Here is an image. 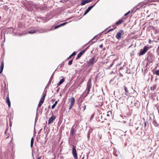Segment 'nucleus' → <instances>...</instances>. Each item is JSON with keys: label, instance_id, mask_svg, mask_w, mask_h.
<instances>
[{"label": "nucleus", "instance_id": "bb28decb", "mask_svg": "<svg viewBox=\"0 0 159 159\" xmlns=\"http://www.w3.org/2000/svg\"><path fill=\"white\" fill-rule=\"evenodd\" d=\"M116 28V27H115L114 28H113V29H110L108 31V32H109L110 31H113V30H114L115 28Z\"/></svg>", "mask_w": 159, "mask_h": 159}, {"label": "nucleus", "instance_id": "f257e3e1", "mask_svg": "<svg viewBox=\"0 0 159 159\" xmlns=\"http://www.w3.org/2000/svg\"><path fill=\"white\" fill-rule=\"evenodd\" d=\"M92 83H91V80L90 78L89 79L87 83L86 90H87V95L89 93V91L91 87Z\"/></svg>", "mask_w": 159, "mask_h": 159}, {"label": "nucleus", "instance_id": "7c9ffc66", "mask_svg": "<svg viewBox=\"0 0 159 159\" xmlns=\"http://www.w3.org/2000/svg\"><path fill=\"white\" fill-rule=\"evenodd\" d=\"M61 26V25H57V26H56L55 27V29H57V28L60 27Z\"/></svg>", "mask_w": 159, "mask_h": 159}, {"label": "nucleus", "instance_id": "4468645a", "mask_svg": "<svg viewBox=\"0 0 159 159\" xmlns=\"http://www.w3.org/2000/svg\"><path fill=\"white\" fill-rule=\"evenodd\" d=\"M56 117L54 115L52 116L49 119L48 121V124H50L55 119Z\"/></svg>", "mask_w": 159, "mask_h": 159}, {"label": "nucleus", "instance_id": "4be33fe9", "mask_svg": "<svg viewBox=\"0 0 159 159\" xmlns=\"http://www.w3.org/2000/svg\"><path fill=\"white\" fill-rule=\"evenodd\" d=\"M156 85H154L151 87V90H153L156 89Z\"/></svg>", "mask_w": 159, "mask_h": 159}, {"label": "nucleus", "instance_id": "9d476101", "mask_svg": "<svg viewBox=\"0 0 159 159\" xmlns=\"http://www.w3.org/2000/svg\"><path fill=\"white\" fill-rule=\"evenodd\" d=\"M98 2V1L95 2L93 5L90 6V7H89L85 11L84 15H85L86 14L94 7V6H95V5H96V4Z\"/></svg>", "mask_w": 159, "mask_h": 159}, {"label": "nucleus", "instance_id": "dca6fc26", "mask_svg": "<svg viewBox=\"0 0 159 159\" xmlns=\"http://www.w3.org/2000/svg\"><path fill=\"white\" fill-rule=\"evenodd\" d=\"M124 21V20L123 19L119 20L116 23V25H119L121 24H122Z\"/></svg>", "mask_w": 159, "mask_h": 159}, {"label": "nucleus", "instance_id": "cd10ccee", "mask_svg": "<svg viewBox=\"0 0 159 159\" xmlns=\"http://www.w3.org/2000/svg\"><path fill=\"white\" fill-rule=\"evenodd\" d=\"M56 105H55V104H54L52 106V109H54Z\"/></svg>", "mask_w": 159, "mask_h": 159}, {"label": "nucleus", "instance_id": "a878e982", "mask_svg": "<svg viewBox=\"0 0 159 159\" xmlns=\"http://www.w3.org/2000/svg\"><path fill=\"white\" fill-rule=\"evenodd\" d=\"M124 87H125V92L127 93H128L129 92V91L128 89L125 86Z\"/></svg>", "mask_w": 159, "mask_h": 159}, {"label": "nucleus", "instance_id": "ea45409f", "mask_svg": "<svg viewBox=\"0 0 159 159\" xmlns=\"http://www.w3.org/2000/svg\"><path fill=\"white\" fill-rule=\"evenodd\" d=\"M107 116H109V114H108L107 115Z\"/></svg>", "mask_w": 159, "mask_h": 159}, {"label": "nucleus", "instance_id": "a211bd4d", "mask_svg": "<svg viewBox=\"0 0 159 159\" xmlns=\"http://www.w3.org/2000/svg\"><path fill=\"white\" fill-rule=\"evenodd\" d=\"M65 81V79L64 78H62L61 79V80L60 81L58 85V86L60 85H61Z\"/></svg>", "mask_w": 159, "mask_h": 159}, {"label": "nucleus", "instance_id": "c85d7f7f", "mask_svg": "<svg viewBox=\"0 0 159 159\" xmlns=\"http://www.w3.org/2000/svg\"><path fill=\"white\" fill-rule=\"evenodd\" d=\"M130 13V11H128L127 13H126L125 14V16H126L127 15H128L129 13Z\"/></svg>", "mask_w": 159, "mask_h": 159}, {"label": "nucleus", "instance_id": "393cba45", "mask_svg": "<svg viewBox=\"0 0 159 159\" xmlns=\"http://www.w3.org/2000/svg\"><path fill=\"white\" fill-rule=\"evenodd\" d=\"M72 62H73V60H71L70 61L68 62V65H71L72 64Z\"/></svg>", "mask_w": 159, "mask_h": 159}, {"label": "nucleus", "instance_id": "72a5a7b5", "mask_svg": "<svg viewBox=\"0 0 159 159\" xmlns=\"http://www.w3.org/2000/svg\"><path fill=\"white\" fill-rule=\"evenodd\" d=\"M58 103V101H56L55 102V103H54V104H55V105H57V103Z\"/></svg>", "mask_w": 159, "mask_h": 159}, {"label": "nucleus", "instance_id": "c9c22d12", "mask_svg": "<svg viewBox=\"0 0 159 159\" xmlns=\"http://www.w3.org/2000/svg\"><path fill=\"white\" fill-rule=\"evenodd\" d=\"M113 63H112L111 64V65H110V67H111L112 66V65H113Z\"/></svg>", "mask_w": 159, "mask_h": 159}, {"label": "nucleus", "instance_id": "7ed1b4c3", "mask_svg": "<svg viewBox=\"0 0 159 159\" xmlns=\"http://www.w3.org/2000/svg\"><path fill=\"white\" fill-rule=\"evenodd\" d=\"M75 147V146H73L72 151V154L75 159H78V156Z\"/></svg>", "mask_w": 159, "mask_h": 159}, {"label": "nucleus", "instance_id": "f3484780", "mask_svg": "<svg viewBox=\"0 0 159 159\" xmlns=\"http://www.w3.org/2000/svg\"><path fill=\"white\" fill-rule=\"evenodd\" d=\"M76 55V52H74L70 56H69V57H68L67 59H66V60H69L72 57V56H75V55Z\"/></svg>", "mask_w": 159, "mask_h": 159}, {"label": "nucleus", "instance_id": "6e6552de", "mask_svg": "<svg viewBox=\"0 0 159 159\" xmlns=\"http://www.w3.org/2000/svg\"><path fill=\"white\" fill-rule=\"evenodd\" d=\"M82 101L81 102V104L80 105V110H82L83 111L85 110L86 108V105L84 103H82Z\"/></svg>", "mask_w": 159, "mask_h": 159}, {"label": "nucleus", "instance_id": "6ab92c4d", "mask_svg": "<svg viewBox=\"0 0 159 159\" xmlns=\"http://www.w3.org/2000/svg\"><path fill=\"white\" fill-rule=\"evenodd\" d=\"M74 131H75V129L74 128H73V127H72L71 129V130H70V134L71 135H73L74 134Z\"/></svg>", "mask_w": 159, "mask_h": 159}, {"label": "nucleus", "instance_id": "39448f33", "mask_svg": "<svg viewBox=\"0 0 159 159\" xmlns=\"http://www.w3.org/2000/svg\"><path fill=\"white\" fill-rule=\"evenodd\" d=\"M70 102V104L69 106V110H70L75 103V99L74 97H71L69 99Z\"/></svg>", "mask_w": 159, "mask_h": 159}, {"label": "nucleus", "instance_id": "a19ab883", "mask_svg": "<svg viewBox=\"0 0 159 159\" xmlns=\"http://www.w3.org/2000/svg\"><path fill=\"white\" fill-rule=\"evenodd\" d=\"M138 128H137V129H138Z\"/></svg>", "mask_w": 159, "mask_h": 159}, {"label": "nucleus", "instance_id": "4c0bfd02", "mask_svg": "<svg viewBox=\"0 0 159 159\" xmlns=\"http://www.w3.org/2000/svg\"><path fill=\"white\" fill-rule=\"evenodd\" d=\"M144 125L145 126H146V122H144Z\"/></svg>", "mask_w": 159, "mask_h": 159}, {"label": "nucleus", "instance_id": "0eeeda50", "mask_svg": "<svg viewBox=\"0 0 159 159\" xmlns=\"http://www.w3.org/2000/svg\"><path fill=\"white\" fill-rule=\"evenodd\" d=\"M96 61H95V57H93L89 60V61L88 62V64L89 66H91L94 63L96 62Z\"/></svg>", "mask_w": 159, "mask_h": 159}, {"label": "nucleus", "instance_id": "9b49d317", "mask_svg": "<svg viewBox=\"0 0 159 159\" xmlns=\"http://www.w3.org/2000/svg\"><path fill=\"white\" fill-rule=\"evenodd\" d=\"M6 103L8 104L9 107H11V102L10 100L8 93L7 94V97L6 98Z\"/></svg>", "mask_w": 159, "mask_h": 159}, {"label": "nucleus", "instance_id": "ddd939ff", "mask_svg": "<svg viewBox=\"0 0 159 159\" xmlns=\"http://www.w3.org/2000/svg\"><path fill=\"white\" fill-rule=\"evenodd\" d=\"M4 66V62L3 61L1 62V65L0 66V74H1L3 70Z\"/></svg>", "mask_w": 159, "mask_h": 159}, {"label": "nucleus", "instance_id": "f03ea898", "mask_svg": "<svg viewBox=\"0 0 159 159\" xmlns=\"http://www.w3.org/2000/svg\"><path fill=\"white\" fill-rule=\"evenodd\" d=\"M124 31L123 30H120L117 33L116 37L118 39L120 40L121 38V36L124 35Z\"/></svg>", "mask_w": 159, "mask_h": 159}, {"label": "nucleus", "instance_id": "aec40b11", "mask_svg": "<svg viewBox=\"0 0 159 159\" xmlns=\"http://www.w3.org/2000/svg\"><path fill=\"white\" fill-rule=\"evenodd\" d=\"M34 138L32 137L31 140V144H30V147L32 148V147L33 143H34Z\"/></svg>", "mask_w": 159, "mask_h": 159}, {"label": "nucleus", "instance_id": "c756f323", "mask_svg": "<svg viewBox=\"0 0 159 159\" xmlns=\"http://www.w3.org/2000/svg\"><path fill=\"white\" fill-rule=\"evenodd\" d=\"M67 23L66 22L63 23L60 25L61 26H63L65 25H66Z\"/></svg>", "mask_w": 159, "mask_h": 159}, {"label": "nucleus", "instance_id": "20e7f679", "mask_svg": "<svg viewBox=\"0 0 159 159\" xmlns=\"http://www.w3.org/2000/svg\"><path fill=\"white\" fill-rule=\"evenodd\" d=\"M149 48L148 46H145L143 47V50L141 49V51L139 53V55L141 56L145 54Z\"/></svg>", "mask_w": 159, "mask_h": 159}, {"label": "nucleus", "instance_id": "423d86ee", "mask_svg": "<svg viewBox=\"0 0 159 159\" xmlns=\"http://www.w3.org/2000/svg\"><path fill=\"white\" fill-rule=\"evenodd\" d=\"M148 3V2L147 1H144L143 2H140L136 6V8L138 9L140 7H141L144 5L147 4Z\"/></svg>", "mask_w": 159, "mask_h": 159}, {"label": "nucleus", "instance_id": "5701e85b", "mask_svg": "<svg viewBox=\"0 0 159 159\" xmlns=\"http://www.w3.org/2000/svg\"><path fill=\"white\" fill-rule=\"evenodd\" d=\"M154 74L157 75H159V70L155 71Z\"/></svg>", "mask_w": 159, "mask_h": 159}, {"label": "nucleus", "instance_id": "b1692460", "mask_svg": "<svg viewBox=\"0 0 159 159\" xmlns=\"http://www.w3.org/2000/svg\"><path fill=\"white\" fill-rule=\"evenodd\" d=\"M46 96V93H44V94H43V97L42 98V99H43L44 100L45 97Z\"/></svg>", "mask_w": 159, "mask_h": 159}, {"label": "nucleus", "instance_id": "473e14b6", "mask_svg": "<svg viewBox=\"0 0 159 159\" xmlns=\"http://www.w3.org/2000/svg\"><path fill=\"white\" fill-rule=\"evenodd\" d=\"M44 100H43V99H42V98H41V100H40V102H43H43H44Z\"/></svg>", "mask_w": 159, "mask_h": 159}, {"label": "nucleus", "instance_id": "58836bf2", "mask_svg": "<svg viewBox=\"0 0 159 159\" xmlns=\"http://www.w3.org/2000/svg\"><path fill=\"white\" fill-rule=\"evenodd\" d=\"M10 120H11V119H10V120H9V121L10 122V126L11 125V122Z\"/></svg>", "mask_w": 159, "mask_h": 159}, {"label": "nucleus", "instance_id": "f8f14e48", "mask_svg": "<svg viewBox=\"0 0 159 159\" xmlns=\"http://www.w3.org/2000/svg\"><path fill=\"white\" fill-rule=\"evenodd\" d=\"M93 0H81V5H84L86 3H88L93 1Z\"/></svg>", "mask_w": 159, "mask_h": 159}, {"label": "nucleus", "instance_id": "2eb2a0df", "mask_svg": "<svg viewBox=\"0 0 159 159\" xmlns=\"http://www.w3.org/2000/svg\"><path fill=\"white\" fill-rule=\"evenodd\" d=\"M39 31V30L37 29H35L34 30H32L30 31H29L28 32V33L30 34H33L34 33H36Z\"/></svg>", "mask_w": 159, "mask_h": 159}, {"label": "nucleus", "instance_id": "e433bc0d", "mask_svg": "<svg viewBox=\"0 0 159 159\" xmlns=\"http://www.w3.org/2000/svg\"><path fill=\"white\" fill-rule=\"evenodd\" d=\"M149 44L151 43V40H150V39H149Z\"/></svg>", "mask_w": 159, "mask_h": 159}, {"label": "nucleus", "instance_id": "1a4fd4ad", "mask_svg": "<svg viewBox=\"0 0 159 159\" xmlns=\"http://www.w3.org/2000/svg\"><path fill=\"white\" fill-rule=\"evenodd\" d=\"M87 49L85 48L83 50L81 51L78 55L76 58V59H79L81 56L84 53L85 51Z\"/></svg>", "mask_w": 159, "mask_h": 159}, {"label": "nucleus", "instance_id": "2f4dec72", "mask_svg": "<svg viewBox=\"0 0 159 159\" xmlns=\"http://www.w3.org/2000/svg\"><path fill=\"white\" fill-rule=\"evenodd\" d=\"M103 47V45L102 44H101V45H100L99 46V47L100 48H102Z\"/></svg>", "mask_w": 159, "mask_h": 159}, {"label": "nucleus", "instance_id": "f704fd0d", "mask_svg": "<svg viewBox=\"0 0 159 159\" xmlns=\"http://www.w3.org/2000/svg\"><path fill=\"white\" fill-rule=\"evenodd\" d=\"M42 156H40L38 157L37 159H41Z\"/></svg>", "mask_w": 159, "mask_h": 159}, {"label": "nucleus", "instance_id": "412c9836", "mask_svg": "<svg viewBox=\"0 0 159 159\" xmlns=\"http://www.w3.org/2000/svg\"><path fill=\"white\" fill-rule=\"evenodd\" d=\"M43 102H40V101H39V103L38 104V108H40L41 107V106L42 105V104H43Z\"/></svg>", "mask_w": 159, "mask_h": 159}]
</instances>
